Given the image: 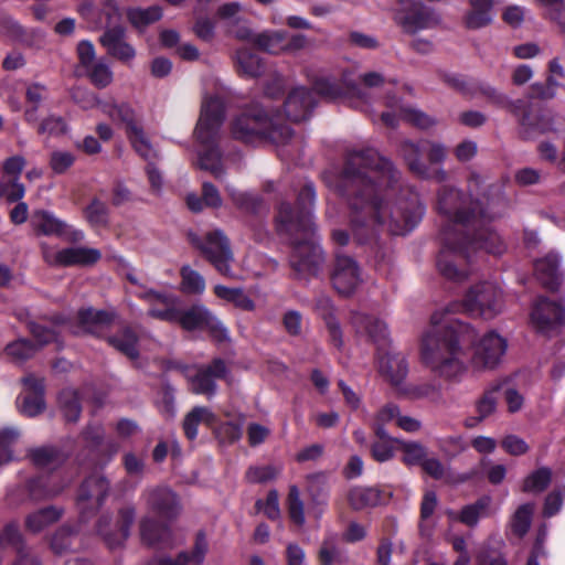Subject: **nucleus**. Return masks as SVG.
Returning <instances> with one entry per match:
<instances>
[{
    "label": "nucleus",
    "instance_id": "603ef678",
    "mask_svg": "<svg viewBox=\"0 0 565 565\" xmlns=\"http://www.w3.org/2000/svg\"><path fill=\"white\" fill-rule=\"evenodd\" d=\"M398 413L399 408L392 403H388L379 409L372 424L376 437H386V434L388 433L385 430V425L393 420L397 422Z\"/></svg>",
    "mask_w": 565,
    "mask_h": 565
},
{
    "label": "nucleus",
    "instance_id": "5fc2aeb1",
    "mask_svg": "<svg viewBox=\"0 0 565 565\" xmlns=\"http://www.w3.org/2000/svg\"><path fill=\"white\" fill-rule=\"evenodd\" d=\"M287 505L291 521L297 525H303L306 522L305 504L300 498V491L295 484L289 487Z\"/></svg>",
    "mask_w": 565,
    "mask_h": 565
},
{
    "label": "nucleus",
    "instance_id": "f8f14e48",
    "mask_svg": "<svg viewBox=\"0 0 565 565\" xmlns=\"http://www.w3.org/2000/svg\"><path fill=\"white\" fill-rule=\"evenodd\" d=\"M394 20L404 32L411 34L434 29L441 23L438 11L422 1H416L405 8H398Z\"/></svg>",
    "mask_w": 565,
    "mask_h": 565
},
{
    "label": "nucleus",
    "instance_id": "9d476101",
    "mask_svg": "<svg viewBox=\"0 0 565 565\" xmlns=\"http://www.w3.org/2000/svg\"><path fill=\"white\" fill-rule=\"evenodd\" d=\"M109 490V480L98 473H92L81 482L75 499L81 522L86 523L98 513Z\"/></svg>",
    "mask_w": 565,
    "mask_h": 565
},
{
    "label": "nucleus",
    "instance_id": "a18cd8bd",
    "mask_svg": "<svg viewBox=\"0 0 565 565\" xmlns=\"http://www.w3.org/2000/svg\"><path fill=\"white\" fill-rule=\"evenodd\" d=\"M252 109L249 108V111ZM252 135H256L264 138L276 139L277 129L274 126L273 119L267 114L259 113L253 109V114L249 113V139Z\"/></svg>",
    "mask_w": 565,
    "mask_h": 565
},
{
    "label": "nucleus",
    "instance_id": "6e6d98bb",
    "mask_svg": "<svg viewBox=\"0 0 565 565\" xmlns=\"http://www.w3.org/2000/svg\"><path fill=\"white\" fill-rule=\"evenodd\" d=\"M76 533L72 526L62 525L54 532L50 546L55 554H63L71 548Z\"/></svg>",
    "mask_w": 565,
    "mask_h": 565
},
{
    "label": "nucleus",
    "instance_id": "b1692460",
    "mask_svg": "<svg viewBox=\"0 0 565 565\" xmlns=\"http://www.w3.org/2000/svg\"><path fill=\"white\" fill-rule=\"evenodd\" d=\"M66 483L60 479L56 472L39 475L29 479L25 483L29 497L32 500H45L58 495Z\"/></svg>",
    "mask_w": 565,
    "mask_h": 565
},
{
    "label": "nucleus",
    "instance_id": "69168bd1",
    "mask_svg": "<svg viewBox=\"0 0 565 565\" xmlns=\"http://www.w3.org/2000/svg\"><path fill=\"white\" fill-rule=\"evenodd\" d=\"M533 511L534 507L530 503L521 505L515 511L511 521V527L516 535L523 536L527 532L531 525Z\"/></svg>",
    "mask_w": 565,
    "mask_h": 565
},
{
    "label": "nucleus",
    "instance_id": "052dcab7",
    "mask_svg": "<svg viewBox=\"0 0 565 565\" xmlns=\"http://www.w3.org/2000/svg\"><path fill=\"white\" fill-rule=\"evenodd\" d=\"M552 472L548 468H540L526 477L523 483L525 492H542L551 482Z\"/></svg>",
    "mask_w": 565,
    "mask_h": 565
},
{
    "label": "nucleus",
    "instance_id": "aec40b11",
    "mask_svg": "<svg viewBox=\"0 0 565 565\" xmlns=\"http://www.w3.org/2000/svg\"><path fill=\"white\" fill-rule=\"evenodd\" d=\"M399 153L414 174L423 179H433L439 183L447 181L448 173L444 168H430L420 159L422 148L419 145L412 141H404L401 145Z\"/></svg>",
    "mask_w": 565,
    "mask_h": 565
},
{
    "label": "nucleus",
    "instance_id": "680f3d73",
    "mask_svg": "<svg viewBox=\"0 0 565 565\" xmlns=\"http://www.w3.org/2000/svg\"><path fill=\"white\" fill-rule=\"evenodd\" d=\"M214 294L217 298L233 303L236 308L247 310V295L242 288H230L223 285L214 287Z\"/></svg>",
    "mask_w": 565,
    "mask_h": 565
},
{
    "label": "nucleus",
    "instance_id": "c756f323",
    "mask_svg": "<svg viewBox=\"0 0 565 565\" xmlns=\"http://www.w3.org/2000/svg\"><path fill=\"white\" fill-rule=\"evenodd\" d=\"M313 104L312 93L307 88L298 87L289 94L285 103V111L290 120L301 121L308 118Z\"/></svg>",
    "mask_w": 565,
    "mask_h": 565
},
{
    "label": "nucleus",
    "instance_id": "de8ad7c7",
    "mask_svg": "<svg viewBox=\"0 0 565 565\" xmlns=\"http://www.w3.org/2000/svg\"><path fill=\"white\" fill-rule=\"evenodd\" d=\"M491 499L483 497L473 504L466 505L459 515V520L468 526H475L479 519L490 514Z\"/></svg>",
    "mask_w": 565,
    "mask_h": 565
},
{
    "label": "nucleus",
    "instance_id": "864d4df0",
    "mask_svg": "<svg viewBox=\"0 0 565 565\" xmlns=\"http://www.w3.org/2000/svg\"><path fill=\"white\" fill-rule=\"evenodd\" d=\"M105 110L113 120H118L126 125V132L132 131V128H139L135 120V111L127 103L110 104Z\"/></svg>",
    "mask_w": 565,
    "mask_h": 565
},
{
    "label": "nucleus",
    "instance_id": "e433bc0d",
    "mask_svg": "<svg viewBox=\"0 0 565 565\" xmlns=\"http://www.w3.org/2000/svg\"><path fill=\"white\" fill-rule=\"evenodd\" d=\"M470 10L465 17L469 29H480L491 23L493 19V0H469Z\"/></svg>",
    "mask_w": 565,
    "mask_h": 565
},
{
    "label": "nucleus",
    "instance_id": "f03ea898",
    "mask_svg": "<svg viewBox=\"0 0 565 565\" xmlns=\"http://www.w3.org/2000/svg\"><path fill=\"white\" fill-rule=\"evenodd\" d=\"M471 195L466 196L450 185H443L437 192L436 209L449 223L441 231L437 267L444 277L455 281L468 276V265L479 254L500 255L505 250L500 235L490 225L493 214Z\"/></svg>",
    "mask_w": 565,
    "mask_h": 565
},
{
    "label": "nucleus",
    "instance_id": "f704fd0d",
    "mask_svg": "<svg viewBox=\"0 0 565 565\" xmlns=\"http://www.w3.org/2000/svg\"><path fill=\"white\" fill-rule=\"evenodd\" d=\"M204 424L207 428L215 425V413L206 406H194L183 418L182 428L184 436L190 440L198 437V427Z\"/></svg>",
    "mask_w": 565,
    "mask_h": 565
},
{
    "label": "nucleus",
    "instance_id": "2f4dec72",
    "mask_svg": "<svg viewBox=\"0 0 565 565\" xmlns=\"http://www.w3.org/2000/svg\"><path fill=\"white\" fill-rule=\"evenodd\" d=\"M125 13L131 28L138 33H143L150 25L162 19L163 9L159 4H153L147 8L128 7Z\"/></svg>",
    "mask_w": 565,
    "mask_h": 565
},
{
    "label": "nucleus",
    "instance_id": "473e14b6",
    "mask_svg": "<svg viewBox=\"0 0 565 565\" xmlns=\"http://www.w3.org/2000/svg\"><path fill=\"white\" fill-rule=\"evenodd\" d=\"M561 258L555 253H548L535 262V273L540 281L548 289H556L561 282Z\"/></svg>",
    "mask_w": 565,
    "mask_h": 565
},
{
    "label": "nucleus",
    "instance_id": "393cba45",
    "mask_svg": "<svg viewBox=\"0 0 565 565\" xmlns=\"http://www.w3.org/2000/svg\"><path fill=\"white\" fill-rule=\"evenodd\" d=\"M139 298L149 303V317L170 323L175 322L178 308L174 307L173 298L170 295L149 289Z\"/></svg>",
    "mask_w": 565,
    "mask_h": 565
},
{
    "label": "nucleus",
    "instance_id": "4468645a",
    "mask_svg": "<svg viewBox=\"0 0 565 565\" xmlns=\"http://www.w3.org/2000/svg\"><path fill=\"white\" fill-rule=\"evenodd\" d=\"M31 225L36 235L65 237L72 243L84 239V232L73 228L53 212L35 210L31 216Z\"/></svg>",
    "mask_w": 565,
    "mask_h": 565
},
{
    "label": "nucleus",
    "instance_id": "ddd939ff",
    "mask_svg": "<svg viewBox=\"0 0 565 565\" xmlns=\"http://www.w3.org/2000/svg\"><path fill=\"white\" fill-rule=\"evenodd\" d=\"M136 519V509L132 505L122 507L118 510L116 524L113 529L111 518L100 515L96 523V532L109 550L120 547L129 537L130 527Z\"/></svg>",
    "mask_w": 565,
    "mask_h": 565
},
{
    "label": "nucleus",
    "instance_id": "774afa93",
    "mask_svg": "<svg viewBox=\"0 0 565 565\" xmlns=\"http://www.w3.org/2000/svg\"><path fill=\"white\" fill-rule=\"evenodd\" d=\"M545 8L546 17L557 23L565 33V4L564 0H536Z\"/></svg>",
    "mask_w": 565,
    "mask_h": 565
},
{
    "label": "nucleus",
    "instance_id": "6e6552de",
    "mask_svg": "<svg viewBox=\"0 0 565 565\" xmlns=\"http://www.w3.org/2000/svg\"><path fill=\"white\" fill-rule=\"evenodd\" d=\"M503 301L500 288L491 281H482L470 288L462 303L451 306V309L441 311L443 313L463 310L472 316H479L484 319H492L502 311Z\"/></svg>",
    "mask_w": 565,
    "mask_h": 565
},
{
    "label": "nucleus",
    "instance_id": "a211bd4d",
    "mask_svg": "<svg viewBox=\"0 0 565 565\" xmlns=\"http://www.w3.org/2000/svg\"><path fill=\"white\" fill-rule=\"evenodd\" d=\"M102 258V253L97 248L78 246L66 247L56 252L53 257L44 254V260L51 266L60 267H88L98 263Z\"/></svg>",
    "mask_w": 565,
    "mask_h": 565
},
{
    "label": "nucleus",
    "instance_id": "7ed1b4c3",
    "mask_svg": "<svg viewBox=\"0 0 565 565\" xmlns=\"http://www.w3.org/2000/svg\"><path fill=\"white\" fill-rule=\"evenodd\" d=\"M475 330L449 313L434 312L420 343L422 363L435 375L458 381L467 371L462 345L470 343V363L476 370H492L502 360L508 343L494 331L475 341Z\"/></svg>",
    "mask_w": 565,
    "mask_h": 565
},
{
    "label": "nucleus",
    "instance_id": "0e129e2a",
    "mask_svg": "<svg viewBox=\"0 0 565 565\" xmlns=\"http://www.w3.org/2000/svg\"><path fill=\"white\" fill-rule=\"evenodd\" d=\"M30 334L35 339L38 350L44 345L56 342L58 333L53 328L45 327L35 321H30L26 324Z\"/></svg>",
    "mask_w": 565,
    "mask_h": 565
},
{
    "label": "nucleus",
    "instance_id": "4d7b16f0",
    "mask_svg": "<svg viewBox=\"0 0 565 565\" xmlns=\"http://www.w3.org/2000/svg\"><path fill=\"white\" fill-rule=\"evenodd\" d=\"M86 70L90 83L99 89L107 87L113 82V71L103 61L92 64Z\"/></svg>",
    "mask_w": 565,
    "mask_h": 565
},
{
    "label": "nucleus",
    "instance_id": "c85d7f7f",
    "mask_svg": "<svg viewBox=\"0 0 565 565\" xmlns=\"http://www.w3.org/2000/svg\"><path fill=\"white\" fill-rule=\"evenodd\" d=\"M108 345L135 361L139 358V335L130 326H122L114 334L105 338Z\"/></svg>",
    "mask_w": 565,
    "mask_h": 565
},
{
    "label": "nucleus",
    "instance_id": "72a5a7b5",
    "mask_svg": "<svg viewBox=\"0 0 565 565\" xmlns=\"http://www.w3.org/2000/svg\"><path fill=\"white\" fill-rule=\"evenodd\" d=\"M116 318L114 311L94 309L92 307L81 308L77 311V323L85 333L97 335L96 328L99 326H110Z\"/></svg>",
    "mask_w": 565,
    "mask_h": 565
},
{
    "label": "nucleus",
    "instance_id": "e2e57ef3",
    "mask_svg": "<svg viewBox=\"0 0 565 565\" xmlns=\"http://www.w3.org/2000/svg\"><path fill=\"white\" fill-rule=\"evenodd\" d=\"M255 509L270 520H278L280 516L278 492L274 489L268 491L265 499L255 502Z\"/></svg>",
    "mask_w": 565,
    "mask_h": 565
},
{
    "label": "nucleus",
    "instance_id": "4be33fe9",
    "mask_svg": "<svg viewBox=\"0 0 565 565\" xmlns=\"http://www.w3.org/2000/svg\"><path fill=\"white\" fill-rule=\"evenodd\" d=\"M387 106L392 108V111L383 113L382 120L390 127L397 125V117L422 129H427L436 124L435 119L428 115L415 108L402 106L391 97H387Z\"/></svg>",
    "mask_w": 565,
    "mask_h": 565
},
{
    "label": "nucleus",
    "instance_id": "bb28decb",
    "mask_svg": "<svg viewBox=\"0 0 565 565\" xmlns=\"http://www.w3.org/2000/svg\"><path fill=\"white\" fill-rule=\"evenodd\" d=\"M171 521L163 519L156 520L151 516H145L140 521V536L143 543L149 546H166L171 541Z\"/></svg>",
    "mask_w": 565,
    "mask_h": 565
},
{
    "label": "nucleus",
    "instance_id": "09e8293b",
    "mask_svg": "<svg viewBox=\"0 0 565 565\" xmlns=\"http://www.w3.org/2000/svg\"><path fill=\"white\" fill-rule=\"evenodd\" d=\"M181 287L185 294L201 295L205 290L204 277L189 265L180 268Z\"/></svg>",
    "mask_w": 565,
    "mask_h": 565
},
{
    "label": "nucleus",
    "instance_id": "0eeeda50",
    "mask_svg": "<svg viewBox=\"0 0 565 565\" xmlns=\"http://www.w3.org/2000/svg\"><path fill=\"white\" fill-rule=\"evenodd\" d=\"M188 237L190 244L220 275L226 278L235 277L232 271L233 250L230 239L222 230L215 228L204 236L190 233Z\"/></svg>",
    "mask_w": 565,
    "mask_h": 565
},
{
    "label": "nucleus",
    "instance_id": "6ab92c4d",
    "mask_svg": "<svg viewBox=\"0 0 565 565\" xmlns=\"http://www.w3.org/2000/svg\"><path fill=\"white\" fill-rule=\"evenodd\" d=\"M84 441V448L94 456L93 466L104 468L118 451V445L109 441L106 445L107 455L100 457L102 448L105 440V431L100 425L88 424L81 433Z\"/></svg>",
    "mask_w": 565,
    "mask_h": 565
},
{
    "label": "nucleus",
    "instance_id": "49530a36",
    "mask_svg": "<svg viewBox=\"0 0 565 565\" xmlns=\"http://www.w3.org/2000/svg\"><path fill=\"white\" fill-rule=\"evenodd\" d=\"M221 444H233L242 436V428L236 420H222L215 414V425L210 426Z\"/></svg>",
    "mask_w": 565,
    "mask_h": 565
},
{
    "label": "nucleus",
    "instance_id": "5701e85b",
    "mask_svg": "<svg viewBox=\"0 0 565 565\" xmlns=\"http://www.w3.org/2000/svg\"><path fill=\"white\" fill-rule=\"evenodd\" d=\"M487 95L498 106L508 109L510 113L515 115L519 118L520 124V134L524 139H530L534 137L536 131L544 132L545 129L541 127H532L530 115L524 113L523 102L522 100H510L503 94L498 93L493 88H488L486 90Z\"/></svg>",
    "mask_w": 565,
    "mask_h": 565
},
{
    "label": "nucleus",
    "instance_id": "ea45409f",
    "mask_svg": "<svg viewBox=\"0 0 565 565\" xmlns=\"http://www.w3.org/2000/svg\"><path fill=\"white\" fill-rule=\"evenodd\" d=\"M63 515V509L55 505L42 508L25 519V527L32 533H40L46 526L57 522Z\"/></svg>",
    "mask_w": 565,
    "mask_h": 565
},
{
    "label": "nucleus",
    "instance_id": "4c0bfd02",
    "mask_svg": "<svg viewBox=\"0 0 565 565\" xmlns=\"http://www.w3.org/2000/svg\"><path fill=\"white\" fill-rule=\"evenodd\" d=\"M352 324L359 332L364 331L374 342H385L388 335L387 326L384 321L362 313H354Z\"/></svg>",
    "mask_w": 565,
    "mask_h": 565
},
{
    "label": "nucleus",
    "instance_id": "39448f33",
    "mask_svg": "<svg viewBox=\"0 0 565 565\" xmlns=\"http://www.w3.org/2000/svg\"><path fill=\"white\" fill-rule=\"evenodd\" d=\"M226 103L220 95L205 97L194 135L198 141V167L209 171L215 179L224 175L220 130L225 119Z\"/></svg>",
    "mask_w": 565,
    "mask_h": 565
},
{
    "label": "nucleus",
    "instance_id": "20e7f679",
    "mask_svg": "<svg viewBox=\"0 0 565 565\" xmlns=\"http://www.w3.org/2000/svg\"><path fill=\"white\" fill-rule=\"evenodd\" d=\"M315 200V189L311 183H307L298 194L297 211L290 204L282 203L277 215L278 231L288 235L294 245L291 266L303 275H317L323 263L312 222L311 209Z\"/></svg>",
    "mask_w": 565,
    "mask_h": 565
},
{
    "label": "nucleus",
    "instance_id": "bf43d9fd",
    "mask_svg": "<svg viewBox=\"0 0 565 565\" xmlns=\"http://www.w3.org/2000/svg\"><path fill=\"white\" fill-rule=\"evenodd\" d=\"M19 430L7 427L0 430V467L13 458V445L19 438Z\"/></svg>",
    "mask_w": 565,
    "mask_h": 565
},
{
    "label": "nucleus",
    "instance_id": "338daca9",
    "mask_svg": "<svg viewBox=\"0 0 565 565\" xmlns=\"http://www.w3.org/2000/svg\"><path fill=\"white\" fill-rule=\"evenodd\" d=\"M319 559L322 565H335L343 561L342 552L338 547L334 537H328L323 541L319 551Z\"/></svg>",
    "mask_w": 565,
    "mask_h": 565
},
{
    "label": "nucleus",
    "instance_id": "79ce46f5",
    "mask_svg": "<svg viewBox=\"0 0 565 565\" xmlns=\"http://www.w3.org/2000/svg\"><path fill=\"white\" fill-rule=\"evenodd\" d=\"M83 215L93 228H105L109 225L110 210L107 203L96 196L84 207Z\"/></svg>",
    "mask_w": 565,
    "mask_h": 565
},
{
    "label": "nucleus",
    "instance_id": "412c9836",
    "mask_svg": "<svg viewBox=\"0 0 565 565\" xmlns=\"http://www.w3.org/2000/svg\"><path fill=\"white\" fill-rule=\"evenodd\" d=\"M332 282L339 294L351 295L362 282L361 271L355 260L347 256H338Z\"/></svg>",
    "mask_w": 565,
    "mask_h": 565
},
{
    "label": "nucleus",
    "instance_id": "a19ab883",
    "mask_svg": "<svg viewBox=\"0 0 565 565\" xmlns=\"http://www.w3.org/2000/svg\"><path fill=\"white\" fill-rule=\"evenodd\" d=\"M32 463L38 468H47L62 465L67 456L56 446H42L29 450Z\"/></svg>",
    "mask_w": 565,
    "mask_h": 565
},
{
    "label": "nucleus",
    "instance_id": "3c124183",
    "mask_svg": "<svg viewBox=\"0 0 565 565\" xmlns=\"http://www.w3.org/2000/svg\"><path fill=\"white\" fill-rule=\"evenodd\" d=\"M398 449L403 452L402 461L407 466L422 465L427 457V449L416 441H396Z\"/></svg>",
    "mask_w": 565,
    "mask_h": 565
},
{
    "label": "nucleus",
    "instance_id": "13d9d810",
    "mask_svg": "<svg viewBox=\"0 0 565 565\" xmlns=\"http://www.w3.org/2000/svg\"><path fill=\"white\" fill-rule=\"evenodd\" d=\"M135 151L148 162L156 157L149 140L146 138L141 127L132 128V131L127 134Z\"/></svg>",
    "mask_w": 565,
    "mask_h": 565
},
{
    "label": "nucleus",
    "instance_id": "2eb2a0df",
    "mask_svg": "<svg viewBox=\"0 0 565 565\" xmlns=\"http://www.w3.org/2000/svg\"><path fill=\"white\" fill-rule=\"evenodd\" d=\"M21 381L25 387V393L17 398L20 413L26 417H35L42 414L46 408L44 379L29 374Z\"/></svg>",
    "mask_w": 565,
    "mask_h": 565
},
{
    "label": "nucleus",
    "instance_id": "58836bf2",
    "mask_svg": "<svg viewBox=\"0 0 565 565\" xmlns=\"http://www.w3.org/2000/svg\"><path fill=\"white\" fill-rule=\"evenodd\" d=\"M382 492L374 487L355 486L348 492V501L352 509L364 510L382 502Z\"/></svg>",
    "mask_w": 565,
    "mask_h": 565
},
{
    "label": "nucleus",
    "instance_id": "c03bdc74",
    "mask_svg": "<svg viewBox=\"0 0 565 565\" xmlns=\"http://www.w3.org/2000/svg\"><path fill=\"white\" fill-rule=\"evenodd\" d=\"M60 408L68 423H76L82 414L81 398L73 390H63L58 395Z\"/></svg>",
    "mask_w": 565,
    "mask_h": 565
},
{
    "label": "nucleus",
    "instance_id": "a878e982",
    "mask_svg": "<svg viewBox=\"0 0 565 565\" xmlns=\"http://www.w3.org/2000/svg\"><path fill=\"white\" fill-rule=\"evenodd\" d=\"M209 550V543L204 531L195 535L194 545L191 552H180L175 558L161 557L149 561L146 565H200L203 563Z\"/></svg>",
    "mask_w": 565,
    "mask_h": 565
},
{
    "label": "nucleus",
    "instance_id": "1a4fd4ad",
    "mask_svg": "<svg viewBox=\"0 0 565 565\" xmlns=\"http://www.w3.org/2000/svg\"><path fill=\"white\" fill-rule=\"evenodd\" d=\"M184 376L189 383V390L196 395H203L211 399L216 395L217 381L225 380L230 375L227 363L222 358H214L207 364L183 367Z\"/></svg>",
    "mask_w": 565,
    "mask_h": 565
},
{
    "label": "nucleus",
    "instance_id": "f257e3e1",
    "mask_svg": "<svg viewBox=\"0 0 565 565\" xmlns=\"http://www.w3.org/2000/svg\"><path fill=\"white\" fill-rule=\"evenodd\" d=\"M398 179L392 162L374 149L353 151L348 156L343 171L332 186L347 195L351 226L356 235L377 227L394 235H405L420 222L425 207L418 194L406 191L397 195Z\"/></svg>",
    "mask_w": 565,
    "mask_h": 565
},
{
    "label": "nucleus",
    "instance_id": "f3484780",
    "mask_svg": "<svg viewBox=\"0 0 565 565\" xmlns=\"http://www.w3.org/2000/svg\"><path fill=\"white\" fill-rule=\"evenodd\" d=\"M147 508L159 519L172 521L179 513L177 494L167 487H156L142 492Z\"/></svg>",
    "mask_w": 565,
    "mask_h": 565
},
{
    "label": "nucleus",
    "instance_id": "9b49d317",
    "mask_svg": "<svg viewBox=\"0 0 565 565\" xmlns=\"http://www.w3.org/2000/svg\"><path fill=\"white\" fill-rule=\"evenodd\" d=\"M174 323L186 331L202 330L217 343L228 340V333L223 323L203 305H192L188 309H179Z\"/></svg>",
    "mask_w": 565,
    "mask_h": 565
},
{
    "label": "nucleus",
    "instance_id": "423d86ee",
    "mask_svg": "<svg viewBox=\"0 0 565 565\" xmlns=\"http://www.w3.org/2000/svg\"><path fill=\"white\" fill-rule=\"evenodd\" d=\"M99 17L105 22V30L99 36V44L106 50L107 55L129 64L136 57V49L126 41V29L115 24L120 19V9L116 0H105L99 10Z\"/></svg>",
    "mask_w": 565,
    "mask_h": 565
},
{
    "label": "nucleus",
    "instance_id": "dca6fc26",
    "mask_svg": "<svg viewBox=\"0 0 565 565\" xmlns=\"http://www.w3.org/2000/svg\"><path fill=\"white\" fill-rule=\"evenodd\" d=\"M564 315V303L559 299L540 297L535 300L530 317L535 329L548 332L563 323Z\"/></svg>",
    "mask_w": 565,
    "mask_h": 565
},
{
    "label": "nucleus",
    "instance_id": "37998d69",
    "mask_svg": "<svg viewBox=\"0 0 565 565\" xmlns=\"http://www.w3.org/2000/svg\"><path fill=\"white\" fill-rule=\"evenodd\" d=\"M271 54L284 52L285 33L278 31H265L255 35L249 33V44Z\"/></svg>",
    "mask_w": 565,
    "mask_h": 565
},
{
    "label": "nucleus",
    "instance_id": "cd10ccee",
    "mask_svg": "<svg viewBox=\"0 0 565 565\" xmlns=\"http://www.w3.org/2000/svg\"><path fill=\"white\" fill-rule=\"evenodd\" d=\"M10 545L18 551V556L12 565H42L40 559L23 551V540L17 523L10 522L0 531V547Z\"/></svg>",
    "mask_w": 565,
    "mask_h": 565
},
{
    "label": "nucleus",
    "instance_id": "8fccbe9b",
    "mask_svg": "<svg viewBox=\"0 0 565 565\" xmlns=\"http://www.w3.org/2000/svg\"><path fill=\"white\" fill-rule=\"evenodd\" d=\"M38 347L29 339H18L7 344L4 352L13 362L23 363L33 358Z\"/></svg>",
    "mask_w": 565,
    "mask_h": 565
},
{
    "label": "nucleus",
    "instance_id": "c9c22d12",
    "mask_svg": "<svg viewBox=\"0 0 565 565\" xmlns=\"http://www.w3.org/2000/svg\"><path fill=\"white\" fill-rule=\"evenodd\" d=\"M317 310L326 321L330 343L341 350L343 348V334L339 321L333 316L332 305L329 298L322 297L317 301Z\"/></svg>",
    "mask_w": 565,
    "mask_h": 565
},
{
    "label": "nucleus",
    "instance_id": "7c9ffc66",
    "mask_svg": "<svg viewBox=\"0 0 565 565\" xmlns=\"http://www.w3.org/2000/svg\"><path fill=\"white\" fill-rule=\"evenodd\" d=\"M379 370L393 385L399 386L408 373V365L403 354L387 352L381 356Z\"/></svg>",
    "mask_w": 565,
    "mask_h": 565
}]
</instances>
